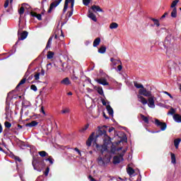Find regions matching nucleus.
Wrapping results in <instances>:
<instances>
[{
  "mask_svg": "<svg viewBox=\"0 0 181 181\" xmlns=\"http://www.w3.org/2000/svg\"><path fill=\"white\" fill-rule=\"evenodd\" d=\"M101 101H102V104H103V105H107V102H105V99H101Z\"/></svg>",
  "mask_w": 181,
  "mask_h": 181,
  "instance_id": "nucleus-59",
  "label": "nucleus"
},
{
  "mask_svg": "<svg viewBox=\"0 0 181 181\" xmlns=\"http://www.w3.org/2000/svg\"><path fill=\"white\" fill-rule=\"evenodd\" d=\"M46 162H49L50 165H53L54 162V159H53V157L49 156V158L45 159Z\"/></svg>",
  "mask_w": 181,
  "mask_h": 181,
  "instance_id": "nucleus-38",
  "label": "nucleus"
},
{
  "mask_svg": "<svg viewBox=\"0 0 181 181\" xmlns=\"http://www.w3.org/2000/svg\"><path fill=\"white\" fill-rule=\"evenodd\" d=\"M30 15H31V16H33V18H36L37 13L32 11L30 13Z\"/></svg>",
  "mask_w": 181,
  "mask_h": 181,
  "instance_id": "nucleus-51",
  "label": "nucleus"
},
{
  "mask_svg": "<svg viewBox=\"0 0 181 181\" xmlns=\"http://www.w3.org/2000/svg\"><path fill=\"white\" fill-rule=\"evenodd\" d=\"M117 70H118L119 71H121L122 70V65H119V66H117Z\"/></svg>",
  "mask_w": 181,
  "mask_h": 181,
  "instance_id": "nucleus-62",
  "label": "nucleus"
},
{
  "mask_svg": "<svg viewBox=\"0 0 181 181\" xmlns=\"http://www.w3.org/2000/svg\"><path fill=\"white\" fill-rule=\"evenodd\" d=\"M49 172H50V168L47 167L45 171L44 172L45 176H48L49 175Z\"/></svg>",
  "mask_w": 181,
  "mask_h": 181,
  "instance_id": "nucleus-45",
  "label": "nucleus"
},
{
  "mask_svg": "<svg viewBox=\"0 0 181 181\" xmlns=\"http://www.w3.org/2000/svg\"><path fill=\"white\" fill-rule=\"evenodd\" d=\"M118 28V23H112L110 25V29H117Z\"/></svg>",
  "mask_w": 181,
  "mask_h": 181,
  "instance_id": "nucleus-35",
  "label": "nucleus"
},
{
  "mask_svg": "<svg viewBox=\"0 0 181 181\" xmlns=\"http://www.w3.org/2000/svg\"><path fill=\"white\" fill-rule=\"evenodd\" d=\"M98 163L99 166H105V162L104 161V160L103 159V157L101 156H99L98 158Z\"/></svg>",
  "mask_w": 181,
  "mask_h": 181,
  "instance_id": "nucleus-19",
  "label": "nucleus"
},
{
  "mask_svg": "<svg viewBox=\"0 0 181 181\" xmlns=\"http://www.w3.org/2000/svg\"><path fill=\"white\" fill-rule=\"evenodd\" d=\"M53 56H54V52L49 51L47 54V59H53Z\"/></svg>",
  "mask_w": 181,
  "mask_h": 181,
  "instance_id": "nucleus-33",
  "label": "nucleus"
},
{
  "mask_svg": "<svg viewBox=\"0 0 181 181\" xmlns=\"http://www.w3.org/2000/svg\"><path fill=\"white\" fill-rule=\"evenodd\" d=\"M88 17L90 18L93 22H97V17L94 13H92L91 11H88Z\"/></svg>",
  "mask_w": 181,
  "mask_h": 181,
  "instance_id": "nucleus-14",
  "label": "nucleus"
},
{
  "mask_svg": "<svg viewBox=\"0 0 181 181\" xmlns=\"http://www.w3.org/2000/svg\"><path fill=\"white\" fill-rule=\"evenodd\" d=\"M30 89L33 90V91H37V87H36L35 85H31Z\"/></svg>",
  "mask_w": 181,
  "mask_h": 181,
  "instance_id": "nucleus-46",
  "label": "nucleus"
},
{
  "mask_svg": "<svg viewBox=\"0 0 181 181\" xmlns=\"http://www.w3.org/2000/svg\"><path fill=\"white\" fill-rule=\"evenodd\" d=\"M61 84L69 86V84H70V79H69V78H64L62 81H61Z\"/></svg>",
  "mask_w": 181,
  "mask_h": 181,
  "instance_id": "nucleus-27",
  "label": "nucleus"
},
{
  "mask_svg": "<svg viewBox=\"0 0 181 181\" xmlns=\"http://www.w3.org/2000/svg\"><path fill=\"white\" fill-rule=\"evenodd\" d=\"M40 112H42L43 115H46V112H45V107L43 106L40 108Z\"/></svg>",
  "mask_w": 181,
  "mask_h": 181,
  "instance_id": "nucleus-53",
  "label": "nucleus"
},
{
  "mask_svg": "<svg viewBox=\"0 0 181 181\" xmlns=\"http://www.w3.org/2000/svg\"><path fill=\"white\" fill-rule=\"evenodd\" d=\"M22 105L24 108H28V107H30L32 104L29 101L24 100L23 102H22Z\"/></svg>",
  "mask_w": 181,
  "mask_h": 181,
  "instance_id": "nucleus-25",
  "label": "nucleus"
},
{
  "mask_svg": "<svg viewBox=\"0 0 181 181\" xmlns=\"http://www.w3.org/2000/svg\"><path fill=\"white\" fill-rule=\"evenodd\" d=\"M167 66L169 69H175L177 64H176L174 61L170 60L167 62Z\"/></svg>",
  "mask_w": 181,
  "mask_h": 181,
  "instance_id": "nucleus-13",
  "label": "nucleus"
},
{
  "mask_svg": "<svg viewBox=\"0 0 181 181\" xmlns=\"http://www.w3.org/2000/svg\"><path fill=\"white\" fill-rule=\"evenodd\" d=\"M61 112H62V114H69L70 112V108L65 107L62 110Z\"/></svg>",
  "mask_w": 181,
  "mask_h": 181,
  "instance_id": "nucleus-39",
  "label": "nucleus"
},
{
  "mask_svg": "<svg viewBox=\"0 0 181 181\" xmlns=\"http://www.w3.org/2000/svg\"><path fill=\"white\" fill-rule=\"evenodd\" d=\"M35 80L37 81L39 78H40V72H35V74L34 75Z\"/></svg>",
  "mask_w": 181,
  "mask_h": 181,
  "instance_id": "nucleus-42",
  "label": "nucleus"
},
{
  "mask_svg": "<svg viewBox=\"0 0 181 181\" xmlns=\"http://www.w3.org/2000/svg\"><path fill=\"white\" fill-rule=\"evenodd\" d=\"M114 129H115V128H114V127H110V128L108 129V132H112V131H114Z\"/></svg>",
  "mask_w": 181,
  "mask_h": 181,
  "instance_id": "nucleus-64",
  "label": "nucleus"
},
{
  "mask_svg": "<svg viewBox=\"0 0 181 181\" xmlns=\"http://www.w3.org/2000/svg\"><path fill=\"white\" fill-rule=\"evenodd\" d=\"M168 43H170V42H169V40H165V42H164V47H165V49H167V52H168V48L169 47L168 46Z\"/></svg>",
  "mask_w": 181,
  "mask_h": 181,
  "instance_id": "nucleus-50",
  "label": "nucleus"
},
{
  "mask_svg": "<svg viewBox=\"0 0 181 181\" xmlns=\"http://www.w3.org/2000/svg\"><path fill=\"white\" fill-rule=\"evenodd\" d=\"M134 87H136V88H141V89L144 88V85L139 84L136 81H134Z\"/></svg>",
  "mask_w": 181,
  "mask_h": 181,
  "instance_id": "nucleus-36",
  "label": "nucleus"
},
{
  "mask_svg": "<svg viewBox=\"0 0 181 181\" xmlns=\"http://www.w3.org/2000/svg\"><path fill=\"white\" fill-rule=\"evenodd\" d=\"M15 160H18V162H22V160L21 159V158H19L18 156H16L15 157Z\"/></svg>",
  "mask_w": 181,
  "mask_h": 181,
  "instance_id": "nucleus-60",
  "label": "nucleus"
},
{
  "mask_svg": "<svg viewBox=\"0 0 181 181\" xmlns=\"http://www.w3.org/2000/svg\"><path fill=\"white\" fill-rule=\"evenodd\" d=\"M169 13L168 12L164 13V14L160 17V19H164V18H166Z\"/></svg>",
  "mask_w": 181,
  "mask_h": 181,
  "instance_id": "nucleus-57",
  "label": "nucleus"
},
{
  "mask_svg": "<svg viewBox=\"0 0 181 181\" xmlns=\"http://www.w3.org/2000/svg\"><path fill=\"white\" fill-rule=\"evenodd\" d=\"M95 81H97V83H98V84H102V86H109L110 85V83L108 82H107V79H105V78H97L95 80Z\"/></svg>",
  "mask_w": 181,
  "mask_h": 181,
  "instance_id": "nucleus-10",
  "label": "nucleus"
},
{
  "mask_svg": "<svg viewBox=\"0 0 181 181\" xmlns=\"http://www.w3.org/2000/svg\"><path fill=\"white\" fill-rule=\"evenodd\" d=\"M97 91L100 95H103V97H105V95H104V90H103L102 87H98Z\"/></svg>",
  "mask_w": 181,
  "mask_h": 181,
  "instance_id": "nucleus-37",
  "label": "nucleus"
},
{
  "mask_svg": "<svg viewBox=\"0 0 181 181\" xmlns=\"http://www.w3.org/2000/svg\"><path fill=\"white\" fill-rule=\"evenodd\" d=\"M4 126L6 128H11V127H12V124H11L9 122H5Z\"/></svg>",
  "mask_w": 181,
  "mask_h": 181,
  "instance_id": "nucleus-44",
  "label": "nucleus"
},
{
  "mask_svg": "<svg viewBox=\"0 0 181 181\" xmlns=\"http://www.w3.org/2000/svg\"><path fill=\"white\" fill-rule=\"evenodd\" d=\"M18 40H25V39L28 37V35H29V33H28V31H23V33H21V30H18Z\"/></svg>",
  "mask_w": 181,
  "mask_h": 181,
  "instance_id": "nucleus-7",
  "label": "nucleus"
},
{
  "mask_svg": "<svg viewBox=\"0 0 181 181\" xmlns=\"http://www.w3.org/2000/svg\"><path fill=\"white\" fill-rule=\"evenodd\" d=\"M175 112H176V111L175 110V109H173V107H172L170 111L168 112V114H170L171 115H173L175 114Z\"/></svg>",
  "mask_w": 181,
  "mask_h": 181,
  "instance_id": "nucleus-47",
  "label": "nucleus"
},
{
  "mask_svg": "<svg viewBox=\"0 0 181 181\" xmlns=\"http://www.w3.org/2000/svg\"><path fill=\"white\" fill-rule=\"evenodd\" d=\"M74 3V0H65L64 6V9L63 12L65 13V12L67 11V8H69V3Z\"/></svg>",
  "mask_w": 181,
  "mask_h": 181,
  "instance_id": "nucleus-15",
  "label": "nucleus"
},
{
  "mask_svg": "<svg viewBox=\"0 0 181 181\" xmlns=\"http://www.w3.org/2000/svg\"><path fill=\"white\" fill-rule=\"evenodd\" d=\"M90 9H92V11H93L95 13L96 12H104V11L102 10L101 7L97 5L92 6Z\"/></svg>",
  "mask_w": 181,
  "mask_h": 181,
  "instance_id": "nucleus-12",
  "label": "nucleus"
},
{
  "mask_svg": "<svg viewBox=\"0 0 181 181\" xmlns=\"http://www.w3.org/2000/svg\"><path fill=\"white\" fill-rule=\"evenodd\" d=\"M38 155H40V156H41V158H45L46 156H49V153H47V152L45 151H42L38 152Z\"/></svg>",
  "mask_w": 181,
  "mask_h": 181,
  "instance_id": "nucleus-30",
  "label": "nucleus"
},
{
  "mask_svg": "<svg viewBox=\"0 0 181 181\" xmlns=\"http://www.w3.org/2000/svg\"><path fill=\"white\" fill-rule=\"evenodd\" d=\"M71 11H74V3H71Z\"/></svg>",
  "mask_w": 181,
  "mask_h": 181,
  "instance_id": "nucleus-61",
  "label": "nucleus"
},
{
  "mask_svg": "<svg viewBox=\"0 0 181 181\" xmlns=\"http://www.w3.org/2000/svg\"><path fill=\"white\" fill-rule=\"evenodd\" d=\"M38 124H39V122L34 120V121H32L30 123H27L25 124V127H29L30 128H33V127H36Z\"/></svg>",
  "mask_w": 181,
  "mask_h": 181,
  "instance_id": "nucleus-16",
  "label": "nucleus"
},
{
  "mask_svg": "<svg viewBox=\"0 0 181 181\" xmlns=\"http://www.w3.org/2000/svg\"><path fill=\"white\" fill-rule=\"evenodd\" d=\"M98 130L97 132L95 138L97 139L98 136H103V146H100V148H103V151H107V149H108V146L112 145L111 137L107 135L108 127L103 125V127H98Z\"/></svg>",
  "mask_w": 181,
  "mask_h": 181,
  "instance_id": "nucleus-1",
  "label": "nucleus"
},
{
  "mask_svg": "<svg viewBox=\"0 0 181 181\" xmlns=\"http://www.w3.org/2000/svg\"><path fill=\"white\" fill-rule=\"evenodd\" d=\"M173 119L175 122L180 123L181 122V115L179 114H175L173 115Z\"/></svg>",
  "mask_w": 181,
  "mask_h": 181,
  "instance_id": "nucleus-18",
  "label": "nucleus"
},
{
  "mask_svg": "<svg viewBox=\"0 0 181 181\" xmlns=\"http://www.w3.org/2000/svg\"><path fill=\"white\" fill-rule=\"evenodd\" d=\"M150 19L154 23V25H156L157 28H159V26H160V23H159V20L153 18H150Z\"/></svg>",
  "mask_w": 181,
  "mask_h": 181,
  "instance_id": "nucleus-28",
  "label": "nucleus"
},
{
  "mask_svg": "<svg viewBox=\"0 0 181 181\" xmlns=\"http://www.w3.org/2000/svg\"><path fill=\"white\" fill-rule=\"evenodd\" d=\"M40 74V76H45V69H42Z\"/></svg>",
  "mask_w": 181,
  "mask_h": 181,
  "instance_id": "nucleus-63",
  "label": "nucleus"
},
{
  "mask_svg": "<svg viewBox=\"0 0 181 181\" xmlns=\"http://www.w3.org/2000/svg\"><path fill=\"white\" fill-rule=\"evenodd\" d=\"M63 0H55L54 2H52L50 6H49V8L47 11L48 13H51L52 11H53L54 8H57V6H59V5H60V3Z\"/></svg>",
  "mask_w": 181,
  "mask_h": 181,
  "instance_id": "nucleus-6",
  "label": "nucleus"
},
{
  "mask_svg": "<svg viewBox=\"0 0 181 181\" xmlns=\"http://www.w3.org/2000/svg\"><path fill=\"white\" fill-rule=\"evenodd\" d=\"M107 52V47L104 45L101 46L98 49V53H100L101 54H104Z\"/></svg>",
  "mask_w": 181,
  "mask_h": 181,
  "instance_id": "nucleus-23",
  "label": "nucleus"
},
{
  "mask_svg": "<svg viewBox=\"0 0 181 181\" xmlns=\"http://www.w3.org/2000/svg\"><path fill=\"white\" fill-rule=\"evenodd\" d=\"M73 10H71V11L68 12V18H71V16H73Z\"/></svg>",
  "mask_w": 181,
  "mask_h": 181,
  "instance_id": "nucleus-54",
  "label": "nucleus"
},
{
  "mask_svg": "<svg viewBox=\"0 0 181 181\" xmlns=\"http://www.w3.org/2000/svg\"><path fill=\"white\" fill-rule=\"evenodd\" d=\"M139 95H137L139 101L143 105H146V104H148V100L144 97H152V92L146 90V88L144 87L142 89L139 90Z\"/></svg>",
  "mask_w": 181,
  "mask_h": 181,
  "instance_id": "nucleus-2",
  "label": "nucleus"
},
{
  "mask_svg": "<svg viewBox=\"0 0 181 181\" xmlns=\"http://www.w3.org/2000/svg\"><path fill=\"white\" fill-rule=\"evenodd\" d=\"M140 117L146 124H149V118H148V117H146L144 115H141Z\"/></svg>",
  "mask_w": 181,
  "mask_h": 181,
  "instance_id": "nucleus-32",
  "label": "nucleus"
},
{
  "mask_svg": "<svg viewBox=\"0 0 181 181\" xmlns=\"http://www.w3.org/2000/svg\"><path fill=\"white\" fill-rule=\"evenodd\" d=\"M29 74H30V72L29 71H27L23 79L18 83V84L16 87V90H19V87H21L22 84H25V83H26V80L28 79V77H29Z\"/></svg>",
  "mask_w": 181,
  "mask_h": 181,
  "instance_id": "nucleus-5",
  "label": "nucleus"
},
{
  "mask_svg": "<svg viewBox=\"0 0 181 181\" xmlns=\"http://www.w3.org/2000/svg\"><path fill=\"white\" fill-rule=\"evenodd\" d=\"M127 172L128 173V175H129V176H132V175H134V173H135V170H134V168L129 167L127 169Z\"/></svg>",
  "mask_w": 181,
  "mask_h": 181,
  "instance_id": "nucleus-26",
  "label": "nucleus"
},
{
  "mask_svg": "<svg viewBox=\"0 0 181 181\" xmlns=\"http://www.w3.org/2000/svg\"><path fill=\"white\" fill-rule=\"evenodd\" d=\"M178 2H179V1H176V0H174V1L172 2V4H171V8H176L175 6H176V5H177Z\"/></svg>",
  "mask_w": 181,
  "mask_h": 181,
  "instance_id": "nucleus-43",
  "label": "nucleus"
},
{
  "mask_svg": "<svg viewBox=\"0 0 181 181\" xmlns=\"http://www.w3.org/2000/svg\"><path fill=\"white\" fill-rule=\"evenodd\" d=\"M181 139H176L174 140V146H175V149H179V145L180 144Z\"/></svg>",
  "mask_w": 181,
  "mask_h": 181,
  "instance_id": "nucleus-21",
  "label": "nucleus"
},
{
  "mask_svg": "<svg viewBox=\"0 0 181 181\" xmlns=\"http://www.w3.org/2000/svg\"><path fill=\"white\" fill-rule=\"evenodd\" d=\"M122 150V147H119L117 149L116 148H112L111 152L112 153H115V151H117V152H119V151Z\"/></svg>",
  "mask_w": 181,
  "mask_h": 181,
  "instance_id": "nucleus-41",
  "label": "nucleus"
},
{
  "mask_svg": "<svg viewBox=\"0 0 181 181\" xmlns=\"http://www.w3.org/2000/svg\"><path fill=\"white\" fill-rule=\"evenodd\" d=\"M177 10L176 8H174L171 12V18H177Z\"/></svg>",
  "mask_w": 181,
  "mask_h": 181,
  "instance_id": "nucleus-29",
  "label": "nucleus"
},
{
  "mask_svg": "<svg viewBox=\"0 0 181 181\" xmlns=\"http://www.w3.org/2000/svg\"><path fill=\"white\" fill-rule=\"evenodd\" d=\"M107 111L108 112L109 115H114V110L111 107V105L106 106Z\"/></svg>",
  "mask_w": 181,
  "mask_h": 181,
  "instance_id": "nucleus-22",
  "label": "nucleus"
},
{
  "mask_svg": "<svg viewBox=\"0 0 181 181\" xmlns=\"http://www.w3.org/2000/svg\"><path fill=\"white\" fill-rule=\"evenodd\" d=\"M154 124L155 125H156V127H158L160 128V131H165L166 128H168V124H166L165 122H160V119H155Z\"/></svg>",
  "mask_w": 181,
  "mask_h": 181,
  "instance_id": "nucleus-4",
  "label": "nucleus"
},
{
  "mask_svg": "<svg viewBox=\"0 0 181 181\" xmlns=\"http://www.w3.org/2000/svg\"><path fill=\"white\" fill-rule=\"evenodd\" d=\"M36 18L38 21H42V14H37Z\"/></svg>",
  "mask_w": 181,
  "mask_h": 181,
  "instance_id": "nucleus-58",
  "label": "nucleus"
},
{
  "mask_svg": "<svg viewBox=\"0 0 181 181\" xmlns=\"http://www.w3.org/2000/svg\"><path fill=\"white\" fill-rule=\"evenodd\" d=\"M32 165L35 170H39L40 168H45V160L42 159L40 157H33Z\"/></svg>",
  "mask_w": 181,
  "mask_h": 181,
  "instance_id": "nucleus-3",
  "label": "nucleus"
},
{
  "mask_svg": "<svg viewBox=\"0 0 181 181\" xmlns=\"http://www.w3.org/2000/svg\"><path fill=\"white\" fill-rule=\"evenodd\" d=\"M148 105L150 108H155V97L150 96L148 98Z\"/></svg>",
  "mask_w": 181,
  "mask_h": 181,
  "instance_id": "nucleus-9",
  "label": "nucleus"
},
{
  "mask_svg": "<svg viewBox=\"0 0 181 181\" xmlns=\"http://www.w3.org/2000/svg\"><path fill=\"white\" fill-rule=\"evenodd\" d=\"M25 5H27V6H28V4H22V6L20 8V9L18 10V13H19V15H21V16H22V15H23V13H25V7H23V6H25Z\"/></svg>",
  "mask_w": 181,
  "mask_h": 181,
  "instance_id": "nucleus-24",
  "label": "nucleus"
},
{
  "mask_svg": "<svg viewBox=\"0 0 181 181\" xmlns=\"http://www.w3.org/2000/svg\"><path fill=\"white\" fill-rule=\"evenodd\" d=\"M88 127H90V124H87L83 128L79 130L80 132H86L87 129H88Z\"/></svg>",
  "mask_w": 181,
  "mask_h": 181,
  "instance_id": "nucleus-40",
  "label": "nucleus"
},
{
  "mask_svg": "<svg viewBox=\"0 0 181 181\" xmlns=\"http://www.w3.org/2000/svg\"><path fill=\"white\" fill-rule=\"evenodd\" d=\"M100 146H104V145H98V144H96V148L98 149V151H100L101 152V153H103L104 152H105V151L107 150H104V148L103 147H100Z\"/></svg>",
  "mask_w": 181,
  "mask_h": 181,
  "instance_id": "nucleus-34",
  "label": "nucleus"
},
{
  "mask_svg": "<svg viewBox=\"0 0 181 181\" xmlns=\"http://www.w3.org/2000/svg\"><path fill=\"white\" fill-rule=\"evenodd\" d=\"M163 93H164V94H166L167 95H168V97H170V98H171V100H173V96H172V95L170 93H169L167 91H164Z\"/></svg>",
  "mask_w": 181,
  "mask_h": 181,
  "instance_id": "nucleus-52",
  "label": "nucleus"
},
{
  "mask_svg": "<svg viewBox=\"0 0 181 181\" xmlns=\"http://www.w3.org/2000/svg\"><path fill=\"white\" fill-rule=\"evenodd\" d=\"M94 141V132H93L90 136L88 137V140L86 141L87 146H91V144Z\"/></svg>",
  "mask_w": 181,
  "mask_h": 181,
  "instance_id": "nucleus-11",
  "label": "nucleus"
},
{
  "mask_svg": "<svg viewBox=\"0 0 181 181\" xmlns=\"http://www.w3.org/2000/svg\"><path fill=\"white\" fill-rule=\"evenodd\" d=\"M101 43V38L97 37L93 41V47H97Z\"/></svg>",
  "mask_w": 181,
  "mask_h": 181,
  "instance_id": "nucleus-20",
  "label": "nucleus"
},
{
  "mask_svg": "<svg viewBox=\"0 0 181 181\" xmlns=\"http://www.w3.org/2000/svg\"><path fill=\"white\" fill-rule=\"evenodd\" d=\"M83 5H85V6H87L90 4V0H83Z\"/></svg>",
  "mask_w": 181,
  "mask_h": 181,
  "instance_id": "nucleus-48",
  "label": "nucleus"
},
{
  "mask_svg": "<svg viewBox=\"0 0 181 181\" xmlns=\"http://www.w3.org/2000/svg\"><path fill=\"white\" fill-rule=\"evenodd\" d=\"M52 40H53V35L49 37V38L47 42V45L45 47V50H47L49 48H50V45H52Z\"/></svg>",
  "mask_w": 181,
  "mask_h": 181,
  "instance_id": "nucleus-17",
  "label": "nucleus"
},
{
  "mask_svg": "<svg viewBox=\"0 0 181 181\" xmlns=\"http://www.w3.org/2000/svg\"><path fill=\"white\" fill-rule=\"evenodd\" d=\"M33 77H35V76H33V75L32 74L29 77H28L26 80H28V83H29V81H30L33 79Z\"/></svg>",
  "mask_w": 181,
  "mask_h": 181,
  "instance_id": "nucleus-56",
  "label": "nucleus"
},
{
  "mask_svg": "<svg viewBox=\"0 0 181 181\" xmlns=\"http://www.w3.org/2000/svg\"><path fill=\"white\" fill-rule=\"evenodd\" d=\"M9 6V0H6L4 3V8Z\"/></svg>",
  "mask_w": 181,
  "mask_h": 181,
  "instance_id": "nucleus-55",
  "label": "nucleus"
},
{
  "mask_svg": "<svg viewBox=\"0 0 181 181\" xmlns=\"http://www.w3.org/2000/svg\"><path fill=\"white\" fill-rule=\"evenodd\" d=\"M124 154H119V156H115L113 157V163L114 165H118L121 163V159H123Z\"/></svg>",
  "mask_w": 181,
  "mask_h": 181,
  "instance_id": "nucleus-8",
  "label": "nucleus"
},
{
  "mask_svg": "<svg viewBox=\"0 0 181 181\" xmlns=\"http://www.w3.org/2000/svg\"><path fill=\"white\" fill-rule=\"evenodd\" d=\"M171 155V163L176 164V156L173 153H170Z\"/></svg>",
  "mask_w": 181,
  "mask_h": 181,
  "instance_id": "nucleus-31",
  "label": "nucleus"
},
{
  "mask_svg": "<svg viewBox=\"0 0 181 181\" xmlns=\"http://www.w3.org/2000/svg\"><path fill=\"white\" fill-rule=\"evenodd\" d=\"M74 150H75L76 152H77V153L79 155V156H81V151H80L78 148L76 147V148H74Z\"/></svg>",
  "mask_w": 181,
  "mask_h": 181,
  "instance_id": "nucleus-49",
  "label": "nucleus"
}]
</instances>
